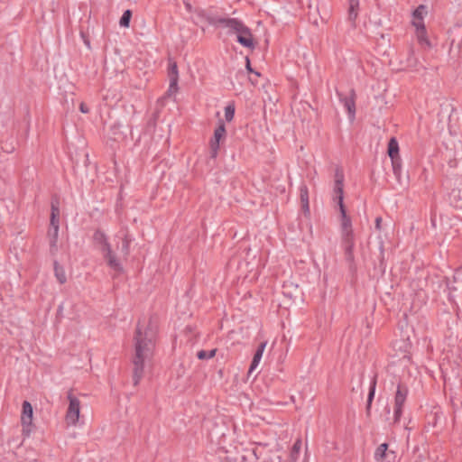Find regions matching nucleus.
<instances>
[{
    "mask_svg": "<svg viewBox=\"0 0 462 462\" xmlns=\"http://www.w3.org/2000/svg\"><path fill=\"white\" fill-rule=\"evenodd\" d=\"M157 330V320L153 318L143 319L137 324L134 337V352L132 358L134 385L141 381L144 366L153 356Z\"/></svg>",
    "mask_w": 462,
    "mask_h": 462,
    "instance_id": "f257e3e1",
    "label": "nucleus"
},
{
    "mask_svg": "<svg viewBox=\"0 0 462 462\" xmlns=\"http://www.w3.org/2000/svg\"><path fill=\"white\" fill-rule=\"evenodd\" d=\"M207 20L210 24H222L228 29L229 33L236 35L237 42L244 47L254 50L255 42L254 41L250 29L241 21L236 18H217L214 16H207Z\"/></svg>",
    "mask_w": 462,
    "mask_h": 462,
    "instance_id": "f03ea898",
    "label": "nucleus"
},
{
    "mask_svg": "<svg viewBox=\"0 0 462 462\" xmlns=\"http://www.w3.org/2000/svg\"><path fill=\"white\" fill-rule=\"evenodd\" d=\"M341 215L340 223V236L341 244L345 252L346 260L349 263L354 262V246H355V236L352 227V221L349 216L346 214L345 205L339 207Z\"/></svg>",
    "mask_w": 462,
    "mask_h": 462,
    "instance_id": "7ed1b4c3",
    "label": "nucleus"
},
{
    "mask_svg": "<svg viewBox=\"0 0 462 462\" xmlns=\"http://www.w3.org/2000/svg\"><path fill=\"white\" fill-rule=\"evenodd\" d=\"M94 242L98 250L101 252L103 258L111 270L116 273L124 272L122 261L116 256L113 251L111 245L108 243L105 233L97 230L94 234Z\"/></svg>",
    "mask_w": 462,
    "mask_h": 462,
    "instance_id": "20e7f679",
    "label": "nucleus"
},
{
    "mask_svg": "<svg viewBox=\"0 0 462 462\" xmlns=\"http://www.w3.org/2000/svg\"><path fill=\"white\" fill-rule=\"evenodd\" d=\"M68 399L69 401V404L65 417L66 423L68 425L75 426L79 419L80 402L71 393H69Z\"/></svg>",
    "mask_w": 462,
    "mask_h": 462,
    "instance_id": "39448f33",
    "label": "nucleus"
},
{
    "mask_svg": "<svg viewBox=\"0 0 462 462\" xmlns=\"http://www.w3.org/2000/svg\"><path fill=\"white\" fill-rule=\"evenodd\" d=\"M33 410L32 404L28 401L23 402V410L21 415V424L23 427V435L28 437L32 428Z\"/></svg>",
    "mask_w": 462,
    "mask_h": 462,
    "instance_id": "423d86ee",
    "label": "nucleus"
},
{
    "mask_svg": "<svg viewBox=\"0 0 462 462\" xmlns=\"http://www.w3.org/2000/svg\"><path fill=\"white\" fill-rule=\"evenodd\" d=\"M408 395V390L402 385H398L394 397V423H397L402 414V407Z\"/></svg>",
    "mask_w": 462,
    "mask_h": 462,
    "instance_id": "0eeeda50",
    "label": "nucleus"
},
{
    "mask_svg": "<svg viewBox=\"0 0 462 462\" xmlns=\"http://www.w3.org/2000/svg\"><path fill=\"white\" fill-rule=\"evenodd\" d=\"M226 136V127L224 123H220L214 132V136L210 141V156L216 158L219 150V143Z\"/></svg>",
    "mask_w": 462,
    "mask_h": 462,
    "instance_id": "6e6552de",
    "label": "nucleus"
},
{
    "mask_svg": "<svg viewBox=\"0 0 462 462\" xmlns=\"http://www.w3.org/2000/svg\"><path fill=\"white\" fill-rule=\"evenodd\" d=\"M344 173L341 169H337L335 172V186L334 192L336 194V199L337 200L338 207L344 205L343 202V187H344Z\"/></svg>",
    "mask_w": 462,
    "mask_h": 462,
    "instance_id": "1a4fd4ad",
    "label": "nucleus"
},
{
    "mask_svg": "<svg viewBox=\"0 0 462 462\" xmlns=\"http://www.w3.org/2000/svg\"><path fill=\"white\" fill-rule=\"evenodd\" d=\"M393 347L396 351V356L400 354L402 355L403 359L410 360V350L411 347V343L409 339V337L406 338L395 340L393 344Z\"/></svg>",
    "mask_w": 462,
    "mask_h": 462,
    "instance_id": "9d476101",
    "label": "nucleus"
},
{
    "mask_svg": "<svg viewBox=\"0 0 462 462\" xmlns=\"http://www.w3.org/2000/svg\"><path fill=\"white\" fill-rule=\"evenodd\" d=\"M395 458L394 451L388 450V444H381L374 452V459L377 462L386 460L392 462Z\"/></svg>",
    "mask_w": 462,
    "mask_h": 462,
    "instance_id": "9b49d317",
    "label": "nucleus"
},
{
    "mask_svg": "<svg viewBox=\"0 0 462 462\" xmlns=\"http://www.w3.org/2000/svg\"><path fill=\"white\" fill-rule=\"evenodd\" d=\"M266 345H267V342L264 341V342H262L258 346V347L254 355L249 370H248V376H251L253 374V373L254 372V370L256 369V367L258 366V365L262 359L263 354L264 352V349L266 347Z\"/></svg>",
    "mask_w": 462,
    "mask_h": 462,
    "instance_id": "f8f14e48",
    "label": "nucleus"
},
{
    "mask_svg": "<svg viewBox=\"0 0 462 462\" xmlns=\"http://www.w3.org/2000/svg\"><path fill=\"white\" fill-rule=\"evenodd\" d=\"M427 14V8L425 5H419L417 9L413 12V20L412 24L414 26H422L424 25L423 18Z\"/></svg>",
    "mask_w": 462,
    "mask_h": 462,
    "instance_id": "ddd939ff",
    "label": "nucleus"
},
{
    "mask_svg": "<svg viewBox=\"0 0 462 462\" xmlns=\"http://www.w3.org/2000/svg\"><path fill=\"white\" fill-rule=\"evenodd\" d=\"M450 204L457 208L462 209V189H454L449 194Z\"/></svg>",
    "mask_w": 462,
    "mask_h": 462,
    "instance_id": "4468645a",
    "label": "nucleus"
},
{
    "mask_svg": "<svg viewBox=\"0 0 462 462\" xmlns=\"http://www.w3.org/2000/svg\"><path fill=\"white\" fill-rule=\"evenodd\" d=\"M359 0H349L348 20L353 23L358 16Z\"/></svg>",
    "mask_w": 462,
    "mask_h": 462,
    "instance_id": "2eb2a0df",
    "label": "nucleus"
},
{
    "mask_svg": "<svg viewBox=\"0 0 462 462\" xmlns=\"http://www.w3.org/2000/svg\"><path fill=\"white\" fill-rule=\"evenodd\" d=\"M388 154L391 160L399 159V144L394 137H392L388 143Z\"/></svg>",
    "mask_w": 462,
    "mask_h": 462,
    "instance_id": "dca6fc26",
    "label": "nucleus"
},
{
    "mask_svg": "<svg viewBox=\"0 0 462 462\" xmlns=\"http://www.w3.org/2000/svg\"><path fill=\"white\" fill-rule=\"evenodd\" d=\"M415 27H416V36H417L419 43L421 45L430 47V43L426 35L425 26L422 25V26H415Z\"/></svg>",
    "mask_w": 462,
    "mask_h": 462,
    "instance_id": "f3484780",
    "label": "nucleus"
},
{
    "mask_svg": "<svg viewBox=\"0 0 462 462\" xmlns=\"http://www.w3.org/2000/svg\"><path fill=\"white\" fill-rule=\"evenodd\" d=\"M122 240V245H121V253L123 254L124 257H127L130 253V243L131 238L128 236L127 234L123 235L121 237Z\"/></svg>",
    "mask_w": 462,
    "mask_h": 462,
    "instance_id": "a211bd4d",
    "label": "nucleus"
},
{
    "mask_svg": "<svg viewBox=\"0 0 462 462\" xmlns=\"http://www.w3.org/2000/svg\"><path fill=\"white\" fill-rule=\"evenodd\" d=\"M54 273L57 278V280L60 282V284H63L66 282V273L62 266H60L57 262L54 263Z\"/></svg>",
    "mask_w": 462,
    "mask_h": 462,
    "instance_id": "6ab92c4d",
    "label": "nucleus"
},
{
    "mask_svg": "<svg viewBox=\"0 0 462 462\" xmlns=\"http://www.w3.org/2000/svg\"><path fill=\"white\" fill-rule=\"evenodd\" d=\"M58 235H59V225L51 226V228L49 230V236H50V245L51 247H56L57 241H58Z\"/></svg>",
    "mask_w": 462,
    "mask_h": 462,
    "instance_id": "aec40b11",
    "label": "nucleus"
},
{
    "mask_svg": "<svg viewBox=\"0 0 462 462\" xmlns=\"http://www.w3.org/2000/svg\"><path fill=\"white\" fill-rule=\"evenodd\" d=\"M344 106L348 111L349 116L353 118L355 116L356 106L353 97L344 98Z\"/></svg>",
    "mask_w": 462,
    "mask_h": 462,
    "instance_id": "412c9836",
    "label": "nucleus"
},
{
    "mask_svg": "<svg viewBox=\"0 0 462 462\" xmlns=\"http://www.w3.org/2000/svg\"><path fill=\"white\" fill-rule=\"evenodd\" d=\"M300 448H301V439H298L295 441V443L293 444L291 451L290 457H291V462H296V460L298 459V456L300 451Z\"/></svg>",
    "mask_w": 462,
    "mask_h": 462,
    "instance_id": "4be33fe9",
    "label": "nucleus"
},
{
    "mask_svg": "<svg viewBox=\"0 0 462 462\" xmlns=\"http://www.w3.org/2000/svg\"><path fill=\"white\" fill-rule=\"evenodd\" d=\"M392 166H393V174L395 175L397 180L399 182H401V171H402L401 159L399 158V159L392 160Z\"/></svg>",
    "mask_w": 462,
    "mask_h": 462,
    "instance_id": "5701e85b",
    "label": "nucleus"
},
{
    "mask_svg": "<svg viewBox=\"0 0 462 462\" xmlns=\"http://www.w3.org/2000/svg\"><path fill=\"white\" fill-rule=\"evenodd\" d=\"M216 353H217V349H212L210 351H206V350H200L197 353V357L199 359V360H206V359H210L212 357H214L216 356Z\"/></svg>",
    "mask_w": 462,
    "mask_h": 462,
    "instance_id": "b1692460",
    "label": "nucleus"
},
{
    "mask_svg": "<svg viewBox=\"0 0 462 462\" xmlns=\"http://www.w3.org/2000/svg\"><path fill=\"white\" fill-rule=\"evenodd\" d=\"M375 385H376V381H375V379H374L371 383L370 391H369V394H368V398H367V405H366L367 413H369V411H370L371 404H372L373 399L374 397Z\"/></svg>",
    "mask_w": 462,
    "mask_h": 462,
    "instance_id": "393cba45",
    "label": "nucleus"
},
{
    "mask_svg": "<svg viewBox=\"0 0 462 462\" xmlns=\"http://www.w3.org/2000/svg\"><path fill=\"white\" fill-rule=\"evenodd\" d=\"M60 210L54 204L51 205V226L59 225Z\"/></svg>",
    "mask_w": 462,
    "mask_h": 462,
    "instance_id": "a878e982",
    "label": "nucleus"
},
{
    "mask_svg": "<svg viewBox=\"0 0 462 462\" xmlns=\"http://www.w3.org/2000/svg\"><path fill=\"white\" fill-rule=\"evenodd\" d=\"M131 16H132V13L130 10H126L124 12L121 19H120V25L122 27H128L129 26V23H130V19H131Z\"/></svg>",
    "mask_w": 462,
    "mask_h": 462,
    "instance_id": "bb28decb",
    "label": "nucleus"
},
{
    "mask_svg": "<svg viewBox=\"0 0 462 462\" xmlns=\"http://www.w3.org/2000/svg\"><path fill=\"white\" fill-rule=\"evenodd\" d=\"M169 79L179 80L178 67L175 62L170 64L169 67Z\"/></svg>",
    "mask_w": 462,
    "mask_h": 462,
    "instance_id": "cd10ccee",
    "label": "nucleus"
},
{
    "mask_svg": "<svg viewBox=\"0 0 462 462\" xmlns=\"http://www.w3.org/2000/svg\"><path fill=\"white\" fill-rule=\"evenodd\" d=\"M178 90H179L178 80L170 79V86H169L166 95L168 97H171V96L175 95L178 92Z\"/></svg>",
    "mask_w": 462,
    "mask_h": 462,
    "instance_id": "c85d7f7f",
    "label": "nucleus"
},
{
    "mask_svg": "<svg viewBox=\"0 0 462 462\" xmlns=\"http://www.w3.org/2000/svg\"><path fill=\"white\" fill-rule=\"evenodd\" d=\"M235 115V106L233 105H228L225 108V117L227 122L233 120Z\"/></svg>",
    "mask_w": 462,
    "mask_h": 462,
    "instance_id": "c756f323",
    "label": "nucleus"
},
{
    "mask_svg": "<svg viewBox=\"0 0 462 462\" xmlns=\"http://www.w3.org/2000/svg\"><path fill=\"white\" fill-rule=\"evenodd\" d=\"M300 202H306L309 201V189L306 185L300 186Z\"/></svg>",
    "mask_w": 462,
    "mask_h": 462,
    "instance_id": "7c9ffc66",
    "label": "nucleus"
},
{
    "mask_svg": "<svg viewBox=\"0 0 462 462\" xmlns=\"http://www.w3.org/2000/svg\"><path fill=\"white\" fill-rule=\"evenodd\" d=\"M246 69L249 71V72H252V73H254L255 76L259 77L260 76V73L259 72H256V71H254L253 69L251 68V64H250V60L249 58H246Z\"/></svg>",
    "mask_w": 462,
    "mask_h": 462,
    "instance_id": "2f4dec72",
    "label": "nucleus"
},
{
    "mask_svg": "<svg viewBox=\"0 0 462 462\" xmlns=\"http://www.w3.org/2000/svg\"><path fill=\"white\" fill-rule=\"evenodd\" d=\"M301 207H302V209H303L304 213H309L310 212L309 201L302 202L301 203Z\"/></svg>",
    "mask_w": 462,
    "mask_h": 462,
    "instance_id": "473e14b6",
    "label": "nucleus"
},
{
    "mask_svg": "<svg viewBox=\"0 0 462 462\" xmlns=\"http://www.w3.org/2000/svg\"><path fill=\"white\" fill-rule=\"evenodd\" d=\"M381 224H382V217H376V219H375V228L377 230L381 229Z\"/></svg>",
    "mask_w": 462,
    "mask_h": 462,
    "instance_id": "72a5a7b5",
    "label": "nucleus"
},
{
    "mask_svg": "<svg viewBox=\"0 0 462 462\" xmlns=\"http://www.w3.org/2000/svg\"><path fill=\"white\" fill-rule=\"evenodd\" d=\"M79 110L82 112V113H88V106L84 104V103H81L80 106H79Z\"/></svg>",
    "mask_w": 462,
    "mask_h": 462,
    "instance_id": "f704fd0d",
    "label": "nucleus"
},
{
    "mask_svg": "<svg viewBox=\"0 0 462 462\" xmlns=\"http://www.w3.org/2000/svg\"><path fill=\"white\" fill-rule=\"evenodd\" d=\"M184 5H185V7H186L188 12H191L192 11V6H191V5L189 2H184Z\"/></svg>",
    "mask_w": 462,
    "mask_h": 462,
    "instance_id": "c9c22d12",
    "label": "nucleus"
},
{
    "mask_svg": "<svg viewBox=\"0 0 462 462\" xmlns=\"http://www.w3.org/2000/svg\"><path fill=\"white\" fill-rule=\"evenodd\" d=\"M250 81H251V83H252V84H254V85H255V84H256V82H255L253 79H250Z\"/></svg>",
    "mask_w": 462,
    "mask_h": 462,
    "instance_id": "e433bc0d",
    "label": "nucleus"
}]
</instances>
